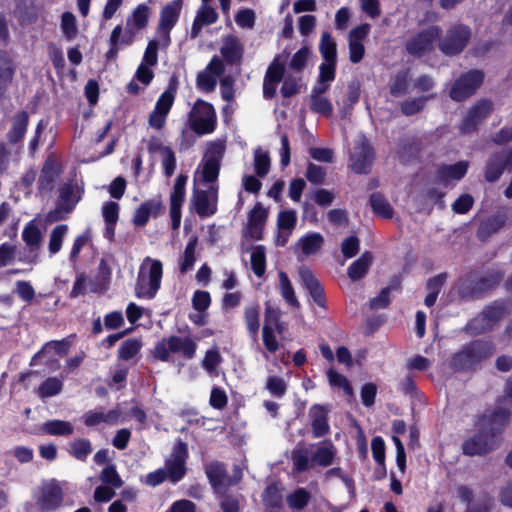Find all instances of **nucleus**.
Listing matches in <instances>:
<instances>
[{
	"instance_id": "nucleus-3",
	"label": "nucleus",
	"mask_w": 512,
	"mask_h": 512,
	"mask_svg": "<svg viewBox=\"0 0 512 512\" xmlns=\"http://www.w3.org/2000/svg\"><path fill=\"white\" fill-rule=\"evenodd\" d=\"M163 265L160 260L144 258L140 265L135 293L138 298L153 299L161 286Z\"/></svg>"
},
{
	"instance_id": "nucleus-64",
	"label": "nucleus",
	"mask_w": 512,
	"mask_h": 512,
	"mask_svg": "<svg viewBox=\"0 0 512 512\" xmlns=\"http://www.w3.org/2000/svg\"><path fill=\"white\" fill-rule=\"evenodd\" d=\"M491 507V498L483 495L468 504L465 512H489Z\"/></svg>"
},
{
	"instance_id": "nucleus-40",
	"label": "nucleus",
	"mask_w": 512,
	"mask_h": 512,
	"mask_svg": "<svg viewBox=\"0 0 512 512\" xmlns=\"http://www.w3.org/2000/svg\"><path fill=\"white\" fill-rule=\"evenodd\" d=\"M324 238L320 233L313 232L303 236L298 244L305 255L315 254L323 245Z\"/></svg>"
},
{
	"instance_id": "nucleus-10",
	"label": "nucleus",
	"mask_w": 512,
	"mask_h": 512,
	"mask_svg": "<svg viewBox=\"0 0 512 512\" xmlns=\"http://www.w3.org/2000/svg\"><path fill=\"white\" fill-rule=\"evenodd\" d=\"M502 442V438L493 435L481 428L478 433L466 439L462 444L463 454L467 456H483L496 450Z\"/></svg>"
},
{
	"instance_id": "nucleus-16",
	"label": "nucleus",
	"mask_w": 512,
	"mask_h": 512,
	"mask_svg": "<svg viewBox=\"0 0 512 512\" xmlns=\"http://www.w3.org/2000/svg\"><path fill=\"white\" fill-rule=\"evenodd\" d=\"M188 177L184 174L177 176L170 194V217L172 229L177 230L181 224V207L185 201L186 183Z\"/></svg>"
},
{
	"instance_id": "nucleus-36",
	"label": "nucleus",
	"mask_w": 512,
	"mask_h": 512,
	"mask_svg": "<svg viewBox=\"0 0 512 512\" xmlns=\"http://www.w3.org/2000/svg\"><path fill=\"white\" fill-rule=\"evenodd\" d=\"M143 343L140 339L129 338L122 342L118 349V358L124 361L135 359L140 353Z\"/></svg>"
},
{
	"instance_id": "nucleus-9",
	"label": "nucleus",
	"mask_w": 512,
	"mask_h": 512,
	"mask_svg": "<svg viewBox=\"0 0 512 512\" xmlns=\"http://www.w3.org/2000/svg\"><path fill=\"white\" fill-rule=\"evenodd\" d=\"M177 86L172 81L167 89L159 96L154 109L149 115V126L156 130H162L166 124L167 116L174 104Z\"/></svg>"
},
{
	"instance_id": "nucleus-60",
	"label": "nucleus",
	"mask_w": 512,
	"mask_h": 512,
	"mask_svg": "<svg viewBox=\"0 0 512 512\" xmlns=\"http://www.w3.org/2000/svg\"><path fill=\"white\" fill-rule=\"evenodd\" d=\"M267 218V212L260 203H257L250 211L248 216V225L250 228H260Z\"/></svg>"
},
{
	"instance_id": "nucleus-24",
	"label": "nucleus",
	"mask_w": 512,
	"mask_h": 512,
	"mask_svg": "<svg viewBox=\"0 0 512 512\" xmlns=\"http://www.w3.org/2000/svg\"><path fill=\"white\" fill-rule=\"evenodd\" d=\"M168 347L172 353L180 354L185 359H192L195 356L197 344L190 337L170 336Z\"/></svg>"
},
{
	"instance_id": "nucleus-38",
	"label": "nucleus",
	"mask_w": 512,
	"mask_h": 512,
	"mask_svg": "<svg viewBox=\"0 0 512 512\" xmlns=\"http://www.w3.org/2000/svg\"><path fill=\"white\" fill-rule=\"evenodd\" d=\"M206 475L215 489H219L225 484L227 472L224 465L218 461L211 462L206 467Z\"/></svg>"
},
{
	"instance_id": "nucleus-48",
	"label": "nucleus",
	"mask_w": 512,
	"mask_h": 512,
	"mask_svg": "<svg viewBox=\"0 0 512 512\" xmlns=\"http://www.w3.org/2000/svg\"><path fill=\"white\" fill-rule=\"evenodd\" d=\"M409 73L407 70L399 71L390 85V93L394 97H400L408 93Z\"/></svg>"
},
{
	"instance_id": "nucleus-50",
	"label": "nucleus",
	"mask_w": 512,
	"mask_h": 512,
	"mask_svg": "<svg viewBox=\"0 0 512 512\" xmlns=\"http://www.w3.org/2000/svg\"><path fill=\"white\" fill-rule=\"evenodd\" d=\"M254 169L259 177L266 176L270 169L269 153L260 147L254 151Z\"/></svg>"
},
{
	"instance_id": "nucleus-35",
	"label": "nucleus",
	"mask_w": 512,
	"mask_h": 512,
	"mask_svg": "<svg viewBox=\"0 0 512 512\" xmlns=\"http://www.w3.org/2000/svg\"><path fill=\"white\" fill-rule=\"evenodd\" d=\"M372 263V255L369 252H364L360 258L354 261L348 267V276L351 280L356 281L363 278Z\"/></svg>"
},
{
	"instance_id": "nucleus-21",
	"label": "nucleus",
	"mask_w": 512,
	"mask_h": 512,
	"mask_svg": "<svg viewBox=\"0 0 512 512\" xmlns=\"http://www.w3.org/2000/svg\"><path fill=\"white\" fill-rule=\"evenodd\" d=\"M300 279L305 286V288L309 291L310 296L313 301L321 308H326V300L324 295V289L316 279L314 274L307 267H301L299 269Z\"/></svg>"
},
{
	"instance_id": "nucleus-20",
	"label": "nucleus",
	"mask_w": 512,
	"mask_h": 512,
	"mask_svg": "<svg viewBox=\"0 0 512 512\" xmlns=\"http://www.w3.org/2000/svg\"><path fill=\"white\" fill-rule=\"evenodd\" d=\"M329 408L325 405L314 404L310 407L308 416L311 420L312 435L321 438L330 432L328 423Z\"/></svg>"
},
{
	"instance_id": "nucleus-54",
	"label": "nucleus",
	"mask_w": 512,
	"mask_h": 512,
	"mask_svg": "<svg viewBox=\"0 0 512 512\" xmlns=\"http://www.w3.org/2000/svg\"><path fill=\"white\" fill-rule=\"evenodd\" d=\"M69 350V343L66 340H54L47 342L41 351H39L35 357H42L50 353H55L57 355H66Z\"/></svg>"
},
{
	"instance_id": "nucleus-27",
	"label": "nucleus",
	"mask_w": 512,
	"mask_h": 512,
	"mask_svg": "<svg viewBox=\"0 0 512 512\" xmlns=\"http://www.w3.org/2000/svg\"><path fill=\"white\" fill-rule=\"evenodd\" d=\"M59 177V170L52 160L45 162L38 180V188L41 192L53 190L56 180Z\"/></svg>"
},
{
	"instance_id": "nucleus-33",
	"label": "nucleus",
	"mask_w": 512,
	"mask_h": 512,
	"mask_svg": "<svg viewBox=\"0 0 512 512\" xmlns=\"http://www.w3.org/2000/svg\"><path fill=\"white\" fill-rule=\"evenodd\" d=\"M278 278H279L278 289H279L280 295L282 296L284 301L289 306H291L293 308H299L300 303L295 295L294 288L292 286V283H291L288 275L285 272L280 271L278 273Z\"/></svg>"
},
{
	"instance_id": "nucleus-12",
	"label": "nucleus",
	"mask_w": 512,
	"mask_h": 512,
	"mask_svg": "<svg viewBox=\"0 0 512 512\" xmlns=\"http://www.w3.org/2000/svg\"><path fill=\"white\" fill-rule=\"evenodd\" d=\"M188 458V446L182 440H178L170 456L165 461V471L171 482L177 483L186 474V460Z\"/></svg>"
},
{
	"instance_id": "nucleus-44",
	"label": "nucleus",
	"mask_w": 512,
	"mask_h": 512,
	"mask_svg": "<svg viewBox=\"0 0 512 512\" xmlns=\"http://www.w3.org/2000/svg\"><path fill=\"white\" fill-rule=\"evenodd\" d=\"M319 51L324 61H336V43L329 32H324L321 35Z\"/></svg>"
},
{
	"instance_id": "nucleus-34",
	"label": "nucleus",
	"mask_w": 512,
	"mask_h": 512,
	"mask_svg": "<svg viewBox=\"0 0 512 512\" xmlns=\"http://www.w3.org/2000/svg\"><path fill=\"white\" fill-rule=\"evenodd\" d=\"M505 224V216L502 214H496L488 217L482 221L478 228V237L481 240H485L493 233L499 231Z\"/></svg>"
},
{
	"instance_id": "nucleus-22",
	"label": "nucleus",
	"mask_w": 512,
	"mask_h": 512,
	"mask_svg": "<svg viewBox=\"0 0 512 512\" xmlns=\"http://www.w3.org/2000/svg\"><path fill=\"white\" fill-rule=\"evenodd\" d=\"M181 11V1L174 0L163 7L160 14L158 29L167 34V41L170 40L169 32L178 21Z\"/></svg>"
},
{
	"instance_id": "nucleus-58",
	"label": "nucleus",
	"mask_w": 512,
	"mask_h": 512,
	"mask_svg": "<svg viewBox=\"0 0 512 512\" xmlns=\"http://www.w3.org/2000/svg\"><path fill=\"white\" fill-rule=\"evenodd\" d=\"M100 480L112 488H120L123 484L114 465H109L102 470Z\"/></svg>"
},
{
	"instance_id": "nucleus-39",
	"label": "nucleus",
	"mask_w": 512,
	"mask_h": 512,
	"mask_svg": "<svg viewBox=\"0 0 512 512\" xmlns=\"http://www.w3.org/2000/svg\"><path fill=\"white\" fill-rule=\"evenodd\" d=\"M260 309L258 305L247 306L244 310V322L249 335L256 339L260 327Z\"/></svg>"
},
{
	"instance_id": "nucleus-49",
	"label": "nucleus",
	"mask_w": 512,
	"mask_h": 512,
	"mask_svg": "<svg viewBox=\"0 0 512 512\" xmlns=\"http://www.w3.org/2000/svg\"><path fill=\"white\" fill-rule=\"evenodd\" d=\"M432 97H434V95L406 99L401 104V112L406 116L417 114L423 110L426 102Z\"/></svg>"
},
{
	"instance_id": "nucleus-29",
	"label": "nucleus",
	"mask_w": 512,
	"mask_h": 512,
	"mask_svg": "<svg viewBox=\"0 0 512 512\" xmlns=\"http://www.w3.org/2000/svg\"><path fill=\"white\" fill-rule=\"evenodd\" d=\"M468 167V161H459L452 165H441L437 170V176L441 181H458L466 175Z\"/></svg>"
},
{
	"instance_id": "nucleus-42",
	"label": "nucleus",
	"mask_w": 512,
	"mask_h": 512,
	"mask_svg": "<svg viewBox=\"0 0 512 512\" xmlns=\"http://www.w3.org/2000/svg\"><path fill=\"white\" fill-rule=\"evenodd\" d=\"M79 200L80 196L75 194L71 184H64L60 188L59 203L63 206L66 214H69L74 209Z\"/></svg>"
},
{
	"instance_id": "nucleus-53",
	"label": "nucleus",
	"mask_w": 512,
	"mask_h": 512,
	"mask_svg": "<svg viewBox=\"0 0 512 512\" xmlns=\"http://www.w3.org/2000/svg\"><path fill=\"white\" fill-rule=\"evenodd\" d=\"M483 311L484 317H487L488 323L493 327L506 314V305L503 302L496 301L487 306Z\"/></svg>"
},
{
	"instance_id": "nucleus-51",
	"label": "nucleus",
	"mask_w": 512,
	"mask_h": 512,
	"mask_svg": "<svg viewBox=\"0 0 512 512\" xmlns=\"http://www.w3.org/2000/svg\"><path fill=\"white\" fill-rule=\"evenodd\" d=\"M310 498L311 495L305 488H298L287 496V503L290 508L301 510L307 506Z\"/></svg>"
},
{
	"instance_id": "nucleus-14",
	"label": "nucleus",
	"mask_w": 512,
	"mask_h": 512,
	"mask_svg": "<svg viewBox=\"0 0 512 512\" xmlns=\"http://www.w3.org/2000/svg\"><path fill=\"white\" fill-rule=\"evenodd\" d=\"M484 75L479 70H471L462 75L452 86L450 97L455 101H462L475 93L482 84Z\"/></svg>"
},
{
	"instance_id": "nucleus-37",
	"label": "nucleus",
	"mask_w": 512,
	"mask_h": 512,
	"mask_svg": "<svg viewBox=\"0 0 512 512\" xmlns=\"http://www.w3.org/2000/svg\"><path fill=\"white\" fill-rule=\"evenodd\" d=\"M197 246V238L192 237L188 241L183 255L179 258V270L182 274L192 270L196 261L195 251Z\"/></svg>"
},
{
	"instance_id": "nucleus-8",
	"label": "nucleus",
	"mask_w": 512,
	"mask_h": 512,
	"mask_svg": "<svg viewBox=\"0 0 512 512\" xmlns=\"http://www.w3.org/2000/svg\"><path fill=\"white\" fill-rule=\"evenodd\" d=\"M203 185L207 186V189H194L190 203L200 218H207L217 211L219 186L217 182Z\"/></svg>"
},
{
	"instance_id": "nucleus-31",
	"label": "nucleus",
	"mask_w": 512,
	"mask_h": 512,
	"mask_svg": "<svg viewBox=\"0 0 512 512\" xmlns=\"http://www.w3.org/2000/svg\"><path fill=\"white\" fill-rule=\"evenodd\" d=\"M150 9L145 4L138 5L131 16L127 19V28L132 30V36L134 32L144 29L147 26L149 19Z\"/></svg>"
},
{
	"instance_id": "nucleus-28",
	"label": "nucleus",
	"mask_w": 512,
	"mask_h": 512,
	"mask_svg": "<svg viewBox=\"0 0 512 512\" xmlns=\"http://www.w3.org/2000/svg\"><path fill=\"white\" fill-rule=\"evenodd\" d=\"M29 122L27 112L20 111L12 117V127L7 134L8 141L11 144L18 143L25 135Z\"/></svg>"
},
{
	"instance_id": "nucleus-11",
	"label": "nucleus",
	"mask_w": 512,
	"mask_h": 512,
	"mask_svg": "<svg viewBox=\"0 0 512 512\" xmlns=\"http://www.w3.org/2000/svg\"><path fill=\"white\" fill-rule=\"evenodd\" d=\"M470 36L471 30L468 26L463 24L454 25L440 40L439 48L445 55H456L465 48Z\"/></svg>"
},
{
	"instance_id": "nucleus-30",
	"label": "nucleus",
	"mask_w": 512,
	"mask_h": 512,
	"mask_svg": "<svg viewBox=\"0 0 512 512\" xmlns=\"http://www.w3.org/2000/svg\"><path fill=\"white\" fill-rule=\"evenodd\" d=\"M122 26L117 25L111 32L109 43L110 49L106 53V57L108 59H115L118 55V51L121 46L130 45L132 43V30L125 29V36L119 40V35H121Z\"/></svg>"
},
{
	"instance_id": "nucleus-17",
	"label": "nucleus",
	"mask_w": 512,
	"mask_h": 512,
	"mask_svg": "<svg viewBox=\"0 0 512 512\" xmlns=\"http://www.w3.org/2000/svg\"><path fill=\"white\" fill-rule=\"evenodd\" d=\"M373 160V151L365 137L356 141L350 156L351 167L356 173H366Z\"/></svg>"
},
{
	"instance_id": "nucleus-41",
	"label": "nucleus",
	"mask_w": 512,
	"mask_h": 512,
	"mask_svg": "<svg viewBox=\"0 0 512 512\" xmlns=\"http://www.w3.org/2000/svg\"><path fill=\"white\" fill-rule=\"evenodd\" d=\"M68 233V225L60 224L54 227L49 236L48 250L51 256L57 254L61 248L63 241Z\"/></svg>"
},
{
	"instance_id": "nucleus-56",
	"label": "nucleus",
	"mask_w": 512,
	"mask_h": 512,
	"mask_svg": "<svg viewBox=\"0 0 512 512\" xmlns=\"http://www.w3.org/2000/svg\"><path fill=\"white\" fill-rule=\"evenodd\" d=\"M326 374L328 382L331 386L341 388L344 391V393L348 396H351L353 394V389L348 379L344 375L336 372L333 369H329Z\"/></svg>"
},
{
	"instance_id": "nucleus-62",
	"label": "nucleus",
	"mask_w": 512,
	"mask_h": 512,
	"mask_svg": "<svg viewBox=\"0 0 512 512\" xmlns=\"http://www.w3.org/2000/svg\"><path fill=\"white\" fill-rule=\"evenodd\" d=\"M492 327L487 321V317H484V311L473 318L466 326V330L473 333V334H481L488 330H490Z\"/></svg>"
},
{
	"instance_id": "nucleus-59",
	"label": "nucleus",
	"mask_w": 512,
	"mask_h": 512,
	"mask_svg": "<svg viewBox=\"0 0 512 512\" xmlns=\"http://www.w3.org/2000/svg\"><path fill=\"white\" fill-rule=\"evenodd\" d=\"M266 389L274 397L281 398L286 393L287 385L281 377L270 376L266 381Z\"/></svg>"
},
{
	"instance_id": "nucleus-26",
	"label": "nucleus",
	"mask_w": 512,
	"mask_h": 512,
	"mask_svg": "<svg viewBox=\"0 0 512 512\" xmlns=\"http://www.w3.org/2000/svg\"><path fill=\"white\" fill-rule=\"evenodd\" d=\"M505 159V152L494 153L487 162L485 179L488 182L497 181L504 172V169L509 166Z\"/></svg>"
},
{
	"instance_id": "nucleus-4",
	"label": "nucleus",
	"mask_w": 512,
	"mask_h": 512,
	"mask_svg": "<svg viewBox=\"0 0 512 512\" xmlns=\"http://www.w3.org/2000/svg\"><path fill=\"white\" fill-rule=\"evenodd\" d=\"M494 353V346L491 342L475 340L462 347L451 359V367L456 371L470 370L475 368L483 360Z\"/></svg>"
},
{
	"instance_id": "nucleus-61",
	"label": "nucleus",
	"mask_w": 512,
	"mask_h": 512,
	"mask_svg": "<svg viewBox=\"0 0 512 512\" xmlns=\"http://www.w3.org/2000/svg\"><path fill=\"white\" fill-rule=\"evenodd\" d=\"M310 55V51L307 47H303L298 50L293 56L289 63V68L295 72H300L306 66Z\"/></svg>"
},
{
	"instance_id": "nucleus-6",
	"label": "nucleus",
	"mask_w": 512,
	"mask_h": 512,
	"mask_svg": "<svg viewBox=\"0 0 512 512\" xmlns=\"http://www.w3.org/2000/svg\"><path fill=\"white\" fill-rule=\"evenodd\" d=\"M216 112L214 107L203 100H197L190 113V127L198 135L212 133L216 128Z\"/></svg>"
},
{
	"instance_id": "nucleus-1",
	"label": "nucleus",
	"mask_w": 512,
	"mask_h": 512,
	"mask_svg": "<svg viewBox=\"0 0 512 512\" xmlns=\"http://www.w3.org/2000/svg\"><path fill=\"white\" fill-rule=\"evenodd\" d=\"M337 450L331 441L312 444L308 447H297L291 452L293 471L305 472L314 466L329 467L334 463Z\"/></svg>"
},
{
	"instance_id": "nucleus-57",
	"label": "nucleus",
	"mask_w": 512,
	"mask_h": 512,
	"mask_svg": "<svg viewBox=\"0 0 512 512\" xmlns=\"http://www.w3.org/2000/svg\"><path fill=\"white\" fill-rule=\"evenodd\" d=\"M297 222V214L293 209L279 212L277 217V226L279 229L291 231Z\"/></svg>"
},
{
	"instance_id": "nucleus-18",
	"label": "nucleus",
	"mask_w": 512,
	"mask_h": 512,
	"mask_svg": "<svg viewBox=\"0 0 512 512\" xmlns=\"http://www.w3.org/2000/svg\"><path fill=\"white\" fill-rule=\"evenodd\" d=\"M22 239L27 246L28 254L20 257V261L26 263L37 262L42 242V234L38 226L33 222H29L22 231Z\"/></svg>"
},
{
	"instance_id": "nucleus-7",
	"label": "nucleus",
	"mask_w": 512,
	"mask_h": 512,
	"mask_svg": "<svg viewBox=\"0 0 512 512\" xmlns=\"http://www.w3.org/2000/svg\"><path fill=\"white\" fill-rule=\"evenodd\" d=\"M504 274L501 268H493L480 277H470L460 283L459 294L462 297L477 296L497 285L503 279Z\"/></svg>"
},
{
	"instance_id": "nucleus-2",
	"label": "nucleus",
	"mask_w": 512,
	"mask_h": 512,
	"mask_svg": "<svg viewBox=\"0 0 512 512\" xmlns=\"http://www.w3.org/2000/svg\"><path fill=\"white\" fill-rule=\"evenodd\" d=\"M512 415V375L508 378L504 394L498 398L494 411L483 414L477 425L495 438H502L501 434L509 424Z\"/></svg>"
},
{
	"instance_id": "nucleus-15",
	"label": "nucleus",
	"mask_w": 512,
	"mask_h": 512,
	"mask_svg": "<svg viewBox=\"0 0 512 512\" xmlns=\"http://www.w3.org/2000/svg\"><path fill=\"white\" fill-rule=\"evenodd\" d=\"M63 497L64 493L60 482L50 479L41 485L37 504L43 511H54L60 507Z\"/></svg>"
},
{
	"instance_id": "nucleus-19",
	"label": "nucleus",
	"mask_w": 512,
	"mask_h": 512,
	"mask_svg": "<svg viewBox=\"0 0 512 512\" xmlns=\"http://www.w3.org/2000/svg\"><path fill=\"white\" fill-rule=\"evenodd\" d=\"M492 112V102L487 99L478 101L471 107L461 124V132L470 133Z\"/></svg>"
},
{
	"instance_id": "nucleus-63",
	"label": "nucleus",
	"mask_w": 512,
	"mask_h": 512,
	"mask_svg": "<svg viewBox=\"0 0 512 512\" xmlns=\"http://www.w3.org/2000/svg\"><path fill=\"white\" fill-rule=\"evenodd\" d=\"M197 87L204 92H211L215 89L217 78L208 71H202L198 74L196 80Z\"/></svg>"
},
{
	"instance_id": "nucleus-43",
	"label": "nucleus",
	"mask_w": 512,
	"mask_h": 512,
	"mask_svg": "<svg viewBox=\"0 0 512 512\" xmlns=\"http://www.w3.org/2000/svg\"><path fill=\"white\" fill-rule=\"evenodd\" d=\"M370 205L373 212L382 218L389 219L393 216V209L390 203L379 193L370 196Z\"/></svg>"
},
{
	"instance_id": "nucleus-45",
	"label": "nucleus",
	"mask_w": 512,
	"mask_h": 512,
	"mask_svg": "<svg viewBox=\"0 0 512 512\" xmlns=\"http://www.w3.org/2000/svg\"><path fill=\"white\" fill-rule=\"evenodd\" d=\"M309 108L312 112L330 117L333 113L331 101L325 96H309Z\"/></svg>"
},
{
	"instance_id": "nucleus-55",
	"label": "nucleus",
	"mask_w": 512,
	"mask_h": 512,
	"mask_svg": "<svg viewBox=\"0 0 512 512\" xmlns=\"http://www.w3.org/2000/svg\"><path fill=\"white\" fill-rule=\"evenodd\" d=\"M61 30L67 40H72L77 35L76 18L71 12H64L61 16Z\"/></svg>"
},
{
	"instance_id": "nucleus-32",
	"label": "nucleus",
	"mask_w": 512,
	"mask_h": 512,
	"mask_svg": "<svg viewBox=\"0 0 512 512\" xmlns=\"http://www.w3.org/2000/svg\"><path fill=\"white\" fill-rule=\"evenodd\" d=\"M41 432L51 436H70L74 432L73 425L64 420H49L41 425Z\"/></svg>"
},
{
	"instance_id": "nucleus-13",
	"label": "nucleus",
	"mask_w": 512,
	"mask_h": 512,
	"mask_svg": "<svg viewBox=\"0 0 512 512\" xmlns=\"http://www.w3.org/2000/svg\"><path fill=\"white\" fill-rule=\"evenodd\" d=\"M440 34L441 29L438 26H430L420 31L406 42L408 54L414 57H421L430 52Z\"/></svg>"
},
{
	"instance_id": "nucleus-25",
	"label": "nucleus",
	"mask_w": 512,
	"mask_h": 512,
	"mask_svg": "<svg viewBox=\"0 0 512 512\" xmlns=\"http://www.w3.org/2000/svg\"><path fill=\"white\" fill-rule=\"evenodd\" d=\"M220 51L226 62L229 64L239 62L243 55L242 44L234 35H229L224 38Z\"/></svg>"
},
{
	"instance_id": "nucleus-52",
	"label": "nucleus",
	"mask_w": 512,
	"mask_h": 512,
	"mask_svg": "<svg viewBox=\"0 0 512 512\" xmlns=\"http://www.w3.org/2000/svg\"><path fill=\"white\" fill-rule=\"evenodd\" d=\"M70 454L81 461L86 460L88 455L92 452V445L88 439H77L70 444Z\"/></svg>"
},
{
	"instance_id": "nucleus-5",
	"label": "nucleus",
	"mask_w": 512,
	"mask_h": 512,
	"mask_svg": "<svg viewBox=\"0 0 512 512\" xmlns=\"http://www.w3.org/2000/svg\"><path fill=\"white\" fill-rule=\"evenodd\" d=\"M225 148V142L220 139L208 144L203 160L195 171V182H199L200 184L217 182Z\"/></svg>"
},
{
	"instance_id": "nucleus-23",
	"label": "nucleus",
	"mask_w": 512,
	"mask_h": 512,
	"mask_svg": "<svg viewBox=\"0 0 512 512\" xmlns=\"http://www.w3.org/2000/svg\"><path fill=\"white\" fill-rule=\"evenodd\" d=\"M15 73L13 61L5 51H0V99L4 97Z\"/></svg>"
},
{
	"instance_id": "nucleus-47",
	"label": "nucleus",
	"mask_w": 512,
	"mask_h": 512,
	"mask_svg": "<svg viewBox=\"0 0 512 512\" xmlns=\"http://www.w3.org/2000/svg\"><path fill=\"white\" fill-rule=\"evenodd\" d=\"M251 268L257 277H262L266 270L265 248L256 246L251 252Z\"/></svg>"
},
{
	"instance_id": "nucleus-46",
	"label": "nucleus",
	"mask_w": 512,
	"mask_h": 512,
	"mask_svg": "<svg viewBox=\"0 0 512 512\" xmlns=\"http://www.w3.org/2000/svg\"><path fill=\"white\" fill-rule=\"evenodd\" d=\"M63 388V380L57 377L47 378L38 388L40 398H48L55 396L61 392Z\"/></svg>"
}]
</instances>
